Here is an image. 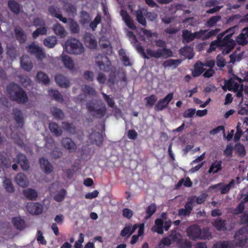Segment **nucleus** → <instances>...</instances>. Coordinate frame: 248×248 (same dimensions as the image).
I'll list each match as a JSON object with an SVG mask.
<instances>
[{
    "mask_svg": "<svg viewBox=\"0 0 248 248\" xmlns=\"http://www.w3.org/2000/svg\"><path fill=\"white\" fill-rule=\"evenodd\" d=\"M39 163L41 169L46 174H49L53 170V167L47 159L42 157L39 159Z\"/></svg>",
    "mask_w": 248,
    "mask_h": 248,
    "instance_id": "nucleus-16",
    "label": "nucleus"
},
{
    "mask_svg": "<svg viewBox=\"0 0 248 248\" xmlns=\"http://www.w3.org/2000/svg\"><path fill=\"white\" fill-rule=\"evenodd\" d=\"M32 24L35 27H41L46 26V22L44 19L39 17H35L33 19Z\"/></svg>",
    "mask_w": 248,
    "mask_h": 248,
    "instance_id": "nucleus-62",
    "label": "nucleus"
},
{
    "mask_svg": "<svg viewBox=\"0 0 248 248\" xmlns=\"http://www.w3.org/2000/svg\"><path fill=\"white\" fill-rule=\"evenodd\" d=\"M240 18H241V19L239 21L240 23L248 22V14L245 15L243 16H242L239 14L233 15L229 18L228 21L232 22L234 19H238Z\"/></svg>",
    "mask_w": 248,
    "mask_h": 248,
    "instance_id": "nucleus-48",
    "label": "nucleus"
},
{
    "mask_svg": "<svg viewBox=\"0 0 248 248\" xmlns=\"http://www.w3.org/2000/svg\"><path fill=\"white\" fill-rule=\"evenodd\" d=\"M219 31L220 29L217 28L215 30H212L208 32H206L203 37V40H207L212 36H216L218 34Z\"/></svg>",
    "mask_w": 248,
    "mask_h": 248,
    "instance_id": "nucleus-59",
    "label": "nucleus"
},
{
    "mask_svg": "<svg viewBox=\"0 0 248 248\" xmlns=\"http://www.w3.org/2000/svg\"><path fill=\"white\" fill-rule=\"evenodd\" d=\"M83 41L87 47L91 49H94L97 47V41L94 36L91 33L86 32L84 34Z\"/></svg>",
    "mask_w": 248,
    "mask_h": 248,
    "instance_id": "nucleus-8",
    "label": "nucleus"
},
{
    "mask_svg": "<svg viewBox=\"0 0 248 248\" xmlns=\"http://www.w3.org/2000/svg\"><path fill=\"white\" fill-rule=\"evenodd\" d=\"M16 184L22 187H26L29 185V181L26 176L23 173H18L15 177Z\"/></svg>",
    "mask_w": 248,
    "mask_h": 248,
    "instance_id": "nucleus-19",
    "label": "nucleus"
},
{
    "mask_svg": "<svg viewBox=\"0 0 248 248\" xmlns=\"http://www.w3.org/2000/svg\"><path fill=\"white\" fill-rule=\"evenodd\" d=\"M144 100L146 101V106L147 107H152L156 102L157 98L155 94H152L145 97Z\"/></svg>",
    "mask_w": 248,
    "mask_h": 248,
    "instance_id": "nucleus-50",
    "label": "nucleus"
},
{
    "mask_svg": "<svg viewBox=\"0 0 248 248\" xmlns=\"http://www.w3.org/2000/svg\"><path fill=\"white\" fill-rule=\"evenodd\" d=\"M135 15L136 17L137 21L142 26L146 27L147 22L142 10L140 9L137 10L135 11Z\"/></svg>",
    "mask_w": 248,
    "mask_h": 248,
    "instance_id": "nucleus-32",
    "label": "nucleus"
},
{
    "mask_svg": "<svg viewBox=\"0 0 248 248\" xmlns=\"http://www.w3.org/2000/svg\"><path fill=\"white\" fill-rule=\"evenodd\" d=\"M62 125L63 128L70 134H75L76 133V128L72 123L63 122Z\"/></svg>",
    "mask_w": 248,
    "mask_h": 248,
    "instance_id": "nucleus-39",
    "label": "nucleus"
},
{
    "mask_svg": "<svg viewBox=\"0 0 248 248\" xmlns=\"http://www.w3.org/2000/svg\"><path fill=\"white\" fill-rule=\"evenodd\" d=\"M52 115L56 120H63L65 115L63 111L56 107H52L50 109Z\"/></svg>",
    "mask_w": 248,
    "mask_h": 248,
    "instance_id": "nucleus-30",
    "label": "nucleus"
},
{
    "mask_svg": "<svg viewBox=\"0 0 248 248\" xmlns=\"http://www.w3.org/2000/svg\"><path fill=\"white\" fill-rule=\"evenodd\" d=\"M178 246L180 248H191V242L187 239H181L178 240Z\"/></svg>",
    "mask_w": 248,
    "mask_h": 248,
    "instance_id": "nucleus-54",
    "label": "nucleus"
},
{
    "mask_svg": "<svg viewBox=\"0 0 248 248\" xmlns=\"http://www.w3.org/2000/svg\"><path fill=\"white\" fill-rule=\"evenodd\" d=\"M52 29L54 33L61 38L64 37L66 35V31L64 28L59 23L54 25Z\"/></svg>",
    "mask_w": 248,
    "mask_h": 248,
    "instance_id": "nucleus-31",
    "label": "nucleus"
},
{
    "mask_svg": "<svg viewBox=\"0 0 248 248\" xmlns=\"http://www.w3.org/2000/svg\"><path fill=\"white\" fill-rule=\"evenodd\" d=\"M156 211V206L155 203H152L151 205H149L146 208V216L145 217V219H147L150 218L154 214Z\"/></svg>",
    "mask_w": 248,
    "mask_h": 248,
    "instance_id": "nucleus-47",
    "label": "nucleus"
},
{
    "mask_svg": "<svg viewBox=\"0 0 248 248\" xmlns=\"http://www.w3.org/2000/svg\"><path fill=\"white\" fill-rule=\"evenodd\" d=\"M36 79L38 82H42L45 85L48 84L50 81L47 75L41 71L37 74Z\"/></svg>",
    "mask_w": 248,
    "mask_h": 248,
    "instance_id": "nucleus-37",
    "label": "nucleus"
},
{
    "mask_svg": "<svg viewBox=\"0 0 248 248\" xmlns=\"http://www.w3.org/2000/svg\"><path fill=\"white\" fill-rule=\"evenodd\" d=\"M213 226L219 231H225L227 230L226 220L217 218L212 222Z\"/></svg>",
    "mask_w": 248,
    "mask_h": 248,
    "instance_id": "nucleus-22",
    "label": "nucleus"
},
{
    "mask_svg": "<svg viewBox=\"0 0 248 248\" xmlns=\"http://www.w3.org/2000/svg\"><path fill=\"white\" fill-rule=\"evenodd\" d=\"M244 230L245 228H241L238 230L235 233L234 238H235V240L234 241H235V248L236 247H242L244 246H245L247 243L248 238L246 237L244 238L243 236H242V237L240 238H237L238 236L243 234V233L244 232Z\"/></svg>",
    "mask_w": 248,
    "mask_h": 248,
    "instance_id": "nucleus-12",
    "label": "nucleus"
},
{
    "mask_svg": "<svg viewBox=\"0 0 248 248\" xmlns=\"http://www.w3.org/2000/svg\"><path fill=\"white\" fill-rule=\"evenodd\" d=\"M65 49L68 53L75 55L81 54L84 51L82 44L75 38H70L66 41Z\"/></svg>",
    "mask_w": 248,
    "mask_h": 248,
    "instance_id": "nucleus-3",
    "label": "nucleus"
},
{
    "mask_svg": "<svg viewBox=\"0 0 248 248\" xmlns=\"http://www.w3.org/2000/svg\"><path fill=\"white\" fill-rule=\"evenodd\" d=\"M20 64L22 68L28 72L31 71L33 67L30 58L27 55H23L21 57Z\"/></svg>",
    "mask_w": 248,
    "mask_h": 248,
    "instance_id": "nucleus-15",
    "label": "nucleus"
},
{
    "mask_svg": "<svg viewBox=\"0 0 248 248\" xmlns=\"http://www.w3.org/2000/svg\"><path fill=\"white\" fill-rule=\"evenodd\" d=\"M203 63L198 61L194 65V69L192 71V75L193 77H197L201 75L205 70L203 68Z\"/></svg>",
    "mask_w": 248,
    "mask_h": 248,
    "instance_id": "nucleus-23",
    "label": "nucleus"
},
{
    "mask_svg": "<svg viewBox=\"0 0 248 248\" xmlns=\"http://www.w3.org/2000/svg\"><path fill=\"white\" fill-rule=\"evenodd\" d=\"M240 124L238 123L236 126V132L234 137V141L237 142L240 140L241 137L243 134V132L240 128Z\"/></svg>",
    "mask_w": 248,
    "mask_h": 248,
    "instance_id": "nucleus-60",
    "label": "nucleus"
},
{
    "mask_svg": "<svg viewBox=\"0 0 248 248\" xmlns=\"http://www.w3.org/2000/svg\"><path fill=\"white\" fill-rule=\"evenodd\" d=\"M8 6L13 13L16 15L19 14L21 7L15 0H9L8 2Z\"/></svg>",
    "mask_w": 248,
    "mask_h": 248,
    "instance_id": "nucleus-26",
    "label": "nucleus"
},
{
    "mask_svg": "<svg viewBox=\"0 0 248 248\" xmlns=\"http://www.w3.org/2000/svg\"><path fill=\"white\" fill-rule=\"evenodd\" d=\"M82 92L89 95L95 96L96 94V92L95 89L91 86L86 85L82 89Z\"/></svg>",
    "mask_w": 248,
    "mask_h": 248,
    "instance_id": "nucleus-55",
    "label": "nucleus"
},
{
    "mask_svg": "<svg viewBox=\"0 0 248 248\" xmlns=\"http://www.w3.org/2000/svg\"><path fill=\"white\" fill-rule=\"evenodd\" d=\"M62 145L64 148L67 150L69 153H74L76 151L77 146L71 139L66 137L62 140Z\"/></svg>",
    "mask_w": 248,
    "mask_h": 248,
    "instance_id": "nucleus-9",
    "label": "nucleus"
},
{
    "mask_svg": "<svg viewBox=\"0 0 248 248\" xmlns=\"http://www.w3.org/2000/svg\"><path fill=\"white\" fill-rule=\"evenodd\" d=\"M91 20V16L89 14L85 11H82L80 12V23L84 25L90 22Z\"/></svg>",
    "mask_w": 248,
    "mask_h": 248,
    "instance_id": "nucleus-36",
    "label": "nucleus"
},
{
    "mask_svg": "<svg viewBox=\"0 0 248 248\" xmlns=\"http://www.w3.org/2000/svg\"><path fill=\"white\" fill-rule=\"evenodd\" d=\"M12 222L15 228L17 230H22L25 228V222L19 217H14L12 218Z\"/></svg>",
    "mask_w": 248,
    "mask_h": 248,
    "instance_id": "nucleus-25",
    "label": "nucleus"
},
{
    "mask_svg": "<svg viewBox=\"0 0 248 248\" xmlns=\"http://www.w3.org/2000/svg\"><path fill=\"white\" fill-rule=\"evenodd\" d=\"M146 53L148 56L155 58L163 57L167 58L172 56V52L169 48H158L156 51H153L150 48L146 49Z\"/></svg>",
    "mask_w": 248,
    "mask_h": 248,
    "instance_id": "nucleus-5",
    "label": "nucleus"
},
{
    "mask_svg": "<svg viewBox=\"0 0 248 248\" xmlns=\"http://www.w3.org/2000/svg\"><path fill=\"white\" fill-rule=\"evenodd\" d=\"M49 128L51 132L56 137H60L62 133V128L59 126L58 124L55 122H51L49 124Z\"/></svg>",
    "mask_w": 248,
    "mask_h": 248,
    "instance_id": "nucleus-28",
    "label": "nucleus"
},
{
    "mask_svg": "<svg viewBox=\"0 0 248 248\" xmlns=\"http://www.w3.org/2000/svg\"><path fill=\"white\" fill-rule=\"evenodd\" d=\"M220 16H215L210 17L206 22L205 25L207 27L211 28L215 26L217 22L221 19Z\"/></svg>",
    "mask_w": 248,
    "mask_h": 248,
    "instance_id": "nucleus-43",
    "label": "nucleus"
},
{
    "mask_svg": "<svg viewBox=\"0 0 248 248\" xmlns=\"http://www.w3.org/2000/svg\"><path fill=\"white\" fill-rule=\"evenodd\" d=\"M236 152L240 156H244L246 155V152L244 145L240 143H236L235 145Z\"/></svg>",
    "mask_w": 248,
    "mask_h": 248,
    "instance_id": "nucleus-53",
    "label": "nucleus"
},
{
    "mask_svg": "<svg viewBox=\"0 0 248 248\" xmlns=\"http://www.w3.org/2000/svg\"><path fill=\"white\" fill-rule=\"evenodd\" d=\"M101 21V17L100 15L98 14L94 19L93 22H91L90 24V27L93 31H95L97 25L99 24Z\"/></svg>",
    "mask_w": 248,
    "mask_h": 248,
    "instance_id": "nucleus-58",
    "label": "nucleus"
},
{
    "mask_svg": "<svg viewBox=\"0 0 248 248\" xmlns=\"http://www.w3.org/2000/svg\"><path fill=\"white\" fill-rule=\"evenodd\" d=\"M57 42V40L55 36H50L45 39L44 45L48 48H53Z\"/></svg>",
    "mask_w": 248,
    "mask_h": 248,
    "instance_id": "nucleus-35",
    "label": "nucleus"
},
{
    "mask_svg": "<svg viewBox=\"0 0 248 248\" xmlns=\"http://www.w3.org/2000/svg\"><path fill=\"white\" fill-rule=\"evenodd\" d=\"M235 181L232 179L228 184L225 185L223 183H219L217 184L212 185L209 187L210 189H216L215 192L220 191L221 194L228 193L231 188L234 187Z\"/></svg>",
    "mask_w": 248,
    "mask_h": 248,
    "instance_id": "nucleus-6",
    "label": "nucleus"
},
{
    "mask_svg": "<svg viewBox=\"0 0 248 248\" xmlns=\"http://www.w3.org/2000/svg\"><path fill=\"white\" fill-rule=\"evenodd\" d=\"M41 27L37 28L32 33V37L33 39H36L39 35H45L47 34V30L46 26H41Z\"/></svg>",
    "mask_w": 248,
    "mask_h": 248,
    "instance_id": "nucleus-41",
    "label": "nucleus"
},
{
    "mask_svg": "<svg viewBox=\"0 0 248 248\" xmlns=\"http://www.w3.org/2000/svg\"><path fill=\"white\" fill-rule=\"evenodd\" d=\"M24 196L30 200H35L38 197L37 191L32 188H28L23 191Z\"/></svg>",
    "mask_w": 248,
    "mask_h": 248,
    "instance_id": "nucleus-29",
    "label": "nucleus"
},
{
    "mask_svg": "<svg viewBox=\"0 0 248 248\" xmlns=\"http://www.w3.org/2000/svg\"><path fill=\"white\" fill-rule=\"evenodd\" d=\"M186 232L188 237L193 241L209 239L211 233L207 227L202 229L198 224H193L187 228Z\"/></svg>",
    "mask_w": 248,
    "mask_h": 248,
    "instance_id": "nucleus-1",
    "label": "nucleus"
},
{
    "mask_svg": "<svg viewBox=\"0 0 248 248\" xmlns=\"http://www.w3.org/2000/svg\"><path fill=\"white\" fill-rule=\"evenodd\" d=\"M213 248H235V241L234 240L218 241L213 244Z\"/></svg>",
    "mask_w": 248,
    "mask_h": 248,
    "instance_id": "nucleus-20",
    "label": "nucleus"
},
{
    "mask_svg": "<svg viewBox=\"0 0 248 248\" xmlns=\"http://www.w3.org/2000/svg\"><path fill=\"white\" fill-rule=\"evenodd\" d=\"M16 36L20 42L25 41V35L23 30L21 28H16L15 30Z\"/></svg>",
    "mask_w": 248,
    "mask_h": 248,
    "instance_id": "nucleus-52",
    "label": "nucleus"
},
{
    "mask_svg": "<svg viewBox=\"0 0 248 248\" xmlns=\"http://www.w3.org/2000/svg\"><path fill=\"white\" fill-rule=\"evenodd\" d=\"M182 37L183 43H189L195 39L194 33H192L191 31L188 30L183 31Z\"/></svg>",
    "mask_w": 248,
    "mask_h": 248,
    "instance_id": "nucleus-34",
    "label": "nucleus"
},
{
    "mask_svg": "<svg viewBox=\"0 0 248 248\" xmlns=\"http://www.w3.org/2000/svg\"><path fill=\"white\" fill-rule=\"evenodd\" d=\"M69 29L72 33L78 34L79 33L80 27L76 21L72 18L69 19Z\"/></svg>",
    "mask_w": 248,
    "mask_h": 248,
    "instance_id": "nucleus-33",
    "label": "nucleus"
},
{
    "mask_svg": "<svg viewBox=\"0 0 248 248\" xmlns=\"http://www.w3.org/2000/svg\"><path fill=\"white\" fill-rule=\"evenodd\" d=\"M196 113L195 108H188L185 110L183 113V117L185 118L193 117Z\"/></svg>",
    "mask_w": 248,
    "mask_h": 248,
    "instance_id": "nucleus-63",
    "label": "nucleus"
},
{
    "mask_svg": "<svg viewBox=\"0 0 248 248\" xmlns=\"http://www.w3.org/2000/svg\"><path fill=\"white\" fill-rule=\"evenodd\" d=\"M181 62V60L180 59H170L164 61L162 63V65L165 68L167 67H170L172 66H174V67L175 68L177 66L180 64Z\"/></svg>",
    "mask_w": 248,
    "mask_h": 248,
    "instance_id": "nucleus-42",
    "label": "nucleus"
},
{
    "mask_svg": "<svg viewBox=\"0 0 248 248\" xmlns=\"http://www.w3.org/2000/svg\"><path fill=\"white\" fill-rule=\"evenodd\" d=\"M89 139L92 143L95 144L97 146L102 144L103 141V138L102 133L99 132H93L89 136Z\"/></svg>",
    "mask_w": 248,
    "mask_h": 248,
    "instance_id": "nucleus-17",
    "label": "nucleus"
},
{
    "mask_svg": "<svg viewBox=\"0 0 248 248\" xmlns=\"http://www.w3.org/2000/svg\"><path fill=\"white\" fill-rule=\"evenodd\" d=\"M48 94L55 100L62 102L63 101L62 94L57 90H50L48 92Z\"/></svg>",
    "mask_w": 248,
    "mask_h": 248,
    "instance_id": "nucleus-45",
    "label": "nucleus"
},
{
    "mask_svg": "<svg viewBox=\"0 0 248 248\" xmlns=\"http://www.w3.org/2000/svg\"><path fill=\"white\" fill-rule=\"evenodd\" d=\"M154 226V231L157 233L162 234L163 233V221L161 218H157L155 220Z\"/></svg>",
    "mask_w": 248,
    "mask_h": 248,
    "instance_id": "nucleus-38",
    "label": "nucleus"
},
{
    "mask_svg": "<svg viewBox=\"0 0 248 248\" xmlns=\"http://www.w3.org/2000/svg\"><path fill=\"white\" fill-rule=\"evenodd\" d=\"M7 91L11 99L20 104H24L28 101L27 93L18 84L12 82L7 86Z\"/></svg>",
    "mask_w": 248,
    "mask_h": 248,
    "instance_id": "nucleus-2",
    "label": "nucleus"
},
{
    "mask_svg": "<svg viewBox=\"0 0 248 248\" xmlns=\"http://www.w3.org/2000/svg\"><path fill=\"white\" fill-rule=\"evenodd\" d=\"M223 36L224 34H220L217 35V40L211 42V43L210 44L209 47L207 50V52L210 53L213 51L215 50L217 47H219L220 49H221L222 51H223V45H222V44L219 41V38H221Z\"/></svg>",
    "mask_w": 248,
    "mask_h": 248,
    "instance_id": "nucleus-21",
    "label": "nucleus"
},
{
    "mask_svg": "<svg viewBox=\"0 0 248 248\" xmlns=\"http://www.w3.org/2000/svg\"><path fill=\"white\" fill-rule=\"evenodd\" d=\"M18 163L20 164L21 168L24 170H27L30 168L28 160L25 155L22 154L18 155L17 156Z\"/></svg>",
    "mask_w": 248,
    "mask_h": 248,
    "instance_id": "nucleus-24",
    "label": "nucleus"
},
{
    "mask_svg": "<svg viewBox=\"0 0 248 248\" xmlns=\"http://www.w3.org/2000/svg\"><path fill=\"white\" fill-rule=\"evenodd\" d=\"M66 194V190L62 189L54 196V200L58 202H62L64 200Z\"/></svg>",
    "mask_w": 248,
    "mask_h": 248,
    "instance_id": "nucleus-57",
    "label": "nucleus"
},
{
    "mask_svg": "<svg viewBox=\"0 0 248 248\" xmlns=\"http://www.w3.org/2000/svg\"><path fill=\"white\" fill-rule=\"evenodd\" d=\"M173 97V93H168L164 98L159 99L156 103L155 109V111H162L165 108H168L170 102Z\"/></svg>",
    "mask_w": 248,
    "mask_h": 248,
    "instance_id": "nucleus-7",
    "label": "nucleus"
},
{
    "mask_svg": "<svg viewBox=\"0 0 248 248\" xmlns=\"http://www.w3.org/2000/svg\"><path fill=\"white\" fill-rule=\"evenodd\" d=\"M48 12L50 15L54 17L57 18V16L61 14L60 13V10L58 8L55 7L54 6H50L48 9Z\"/></svg>",
    "mask_w": 248,
    "mask_h": 248,
    "instance_id": "nucleus-61",
    "label": "nucleus"
},
{
    "mask_svg": "<svg viewBox=\"0 0 248 248\" xmlns=\"http://www.w3.org/2000/svg\"><path fill=\"white\" fill-rule=\"evenodd\" d=\"M232 33L228 34L223 38V36L219 38L222 45H223V54H227L229 53L234 48L235 43V41L232 38Z\"/></svg>",
    "mask_w": 248,
    "mask_h": 248,
    "instance_id": "nucleus-4",
    "label": "nucleus"
},
{
    "mask_svg": "<svg viewBox=\"0 0 248 248\" xmlns=\"http://www.w3.org/2000/svg\"><path fill=\"white\" fill-rule=\"evenodd\" d=\"M121 16L122 17L123 20L124 21L126 26L132 30H135L137 29L134 22L131 19L130 16L126 10H122L121 11Z\"/></svg>",
    "mask_w": 248,
    "mask_h": 248,
    "instance_id": "nucleus-11",
    "label": "nucleus"
},
{
    "mask_svg": "<svg viewBox=\"0 0 248 248\" xmlns=\"http://www.w3.org/2000/svg\"><path fill=\"white\" fill-rule=\"evenodd\" d=\"M222 163L221 160H217L214 161L210 166L208 170L209 173H216L222 170Z\"/></svg>",
    "mask_w": 248,
    "mask_h": 248,
    "instance_id": "nucleus-27",
    "label": "nucleus"
},
{
    "mask_svg": "<svg viewBox=\"0 0 248 248\" xmlns=\"http://www.w3.org/2000/svg\"><path fill=\"white\" fill-rule=\"evenodd\" d=\"M13 115L16 122L20 127H22L24 124V118L21 111L17 108H14Z\"/></svg>",
    "mask_w": 248,
    "mask_h": 248,
    "instance_id": "nucleus-18",
    "label": "nucleus"
},
{
    "mask_svg": "<svg viewBox=\"0 0 248 248\" xmlns=\"http://www.w3.org/2000/svg\"><path fill=\"white\" fill-rule=\"evenodd\" d=\"M62 62L65 67L73 69L74 67V64L72 59L67 55H64L62 57Z\"/></svg>",
    "mask_w": 248,
    "mask_h": 248,
    "instance_id": "nucleus-40",
    "label": "nucleus"
},
{
    "mask_svg": "<svg viewBox=\"0 0 248 248\" xmlns=\"http://www.w3.org/2000/svg\"><path fill=\"white\" fill-rule=\"evenodd\" d=\"M18 78L20 83L23 86L26 87L30 85L31 80L28 76L25 75H21L18 76Z\"/></svg>",
    "mask_w": 248,
    "mask_h": 248,
    "instance_id": "nucleus-56",
    "label": "nucleus"
},
{
    "mask_svg": "<svg viewBox=\"0 0 248 248\" xmlns=\"http://www.w3.org/2000/svg\"><path fill=\"white\" fill-rule=\"evenodd\" d=\"M131 229V224L130 223L126 224L124 229L121 232V236L122 237H124L127 234L129 235ZM128 236H129V235Z\"/></svg>",
    "mask_w": 248,
    "mask_h": 248,
    "instance_id": "nucleus-64",
    "label": "nucleus"
},
{
    "mask_svg": "<svg viewBox=\"0 0 248 248\" xmlns=\"http://www.w3.org/2000/svg\"><path fill=\"white\" fill-rule=\"evenodd\" d=\"M107 112V109L105 107L99 109H96L95 110L92 114V116L94 117L98 118H102L104 117Z\"/></svg>",
    "mask_w": 248,
    "mask_h": 248,
    "instance_id": "nucleus-51",
    "label": "nucleus"
},
{
    "mask_svg": "<svg viewBox=\"0 0 248 248\" xmlns=\"http://www.w3.org/2000/svg\"><path fill=\"white\" fill-rule=\"evenodd\" d=\"M29 49L30 52L35 55L38 60H41L45 58V53L40 47L34 45H31L29 46Z\"/></svg>",
    "mask_w": 248,
    "mask_h": 248,
    "instance_id": "nucleus-13",
    "label": "nucleus"
},
{
    "mask_svg": "<svg viewBox=\"0 0 248 248\" xmlns=\"http://www.w3.org/2000/svg\"><path fill=\"white\" fill-rule=\"evenodd\" d=\"M247 38L248 37H247L245 32L242 31V32L236 38V41L239 45L244 46L248 43Z\"/></svg>",
    "mask_w": 248,
    "mask_h": 248,
    "instance_id": "nucleus-46",
    "label": "nucleus"
},
{
    "mask_svg": "<svg viewBox=\"0 0 248 248\" xmlns=\"http://www.w3.org/2000/svg\"><path fill=\"white\" fill-rule=\"evenodd\" d=\"M57 84L62 88H67L70 87V83L69 79L62 74H57L55 77Z\"/></svg>",
    "mask_w": 248,
    "mask_h": 248,
    "instance_id": "nucleus-14",
    "label": "nucleus"
},
{
    "mask_svg": "<svg viewBox=\"0 0 248 248\" xmlns=\"http://www.w3.org/2000/svg\"><path fill=\"white\" fill-rule=\"evenodd\" d=\"M27 211L32 215H39L42 213L43 207L39 203H28L26 206Z\"/></svg>",
    "mask_w": 248,
    "mask_h": 248,
    "instance_id": "nucleus-10",
    "label": "nucleus"
},
{
    "mask_svg": "<svg viewBox=\"0 0 248 248\" xmlns=\"http://www.w3.org/2000/svg\"><path fill=\"white\" fill-rule=\"evenodd\" d=\"M3 186L8 193H13L15 191L14 186L10 179L6 178L3 181Z\"/></svg>",
    "mask_w": 248,
    "mask_h": 248,
    "instance_id": "nucleus-44",
    "label": "nucleus"
},
{
    "mask_svg": "<svg viewBox=\"0 0 248 248\" xmlns=\"http://www.w3.org/2000/svg\"><path fill=\"white\" fill-rule=\"evenodd\" d=\"M64 7L65 11L68 15L74 16L77 14V10L75 5L68 3Z\"/></svg>",
    "mask_w": 248,
    "mask_h": 248,
    "instance_id": "nucleus-49",
    "label": "nucleus"
}]
</instances>
